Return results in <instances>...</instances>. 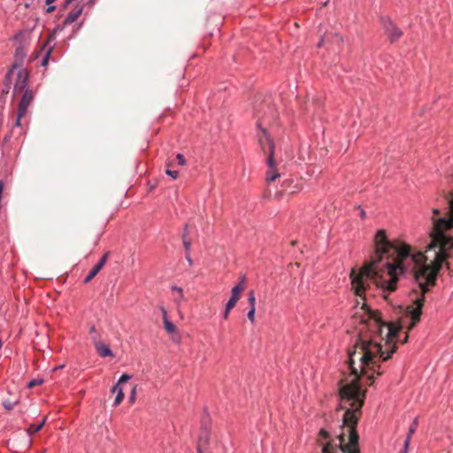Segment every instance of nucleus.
Wrapping results in <instances>:
<instances>
[{
  "mask_svg": "<svg viewBox=\"0 0 453 453\" xmlns=\"http://www.w3.org/2000/svg\"><path fill=\"white\" fill-rule=\"evenodd\" d=\"M18 403V400L11 401L9 399H6L3 402V405L5 410L11 411L13 409V407Z\"/></svg>",
  "mask_w": 453,
  "mask_h": 453,
  "instance_id": "nucleus-21",
  "label": "nucleus"
},
{
  "mask_svg": "<svg viewBox=\"0 0 453 453\" xmlns=\"http://www.w3.org/2000/svg\"><path fill=\"white\" fill-rule=\"evenodd\" d=\"M414 433H415V429H414L413 427H411V428L409 429V432H408V434H407V437H406V439H409V443L411 442V436H412V434H413Z\"/></svg>",
  "mask_w": 453,
  "mask_h": 453,
  "instance_id": "nucleus-33",
  "label": "nucleus"
},
{
  "mask_svg": "<svg viewBox=\"0 0 453 453\" xmlns=\"http://www.w3.org/2000/svg\"><path fill=\"white\" fill-rule=\"evenodd\" d=\"M268 171L266 173L265 181L267 183L274 181L277 178L280 177V174L277 172L276 169V164L274 163V165L271 168L268 166Z\"/></svg>",
  "mask_w": 453,
  "mask_h": 453,
  "instance_id": "nucleus-18",
  "label": "nucleus"
},
{
  "mask_svg": "<svg viewBox=\"0 0 453 453\" xmlns=\"http://www.w3.org/2000/svg\"><path fill=\"white\" fill-rule=\"evenodd\" d=\"M409 446H410L409 439H405L404 444H403V449L401 450L399 453H408Z\"/></svg>",
  "mask_w": 453,
  "mask_h": 453,
  "instance_id": "nucleus-29",
  "label": "nucleus"
},
{
  "mask_svg": "<svg viewBox=\"0 0 453 453\" xmlns=\"http://www.w3.org/2000/svg\"><path fill=\"white\" fill-rule=\"evenodd\" d=\"M47 5H48V7L46 9V13H51L56 10L55 5H51V4H47Z\"/></svg>",
  "mask_w": 453,
  "mask_h": 453,
  "instance_id": "nucleus-34",
  "label": "nucleus"
},
{
  "mask_svg": "<svg viewBox=\"0 0 453 453\" xmlns=\"http://www.w3.org/2000/svg\"><path fill=\"white\" fill-rule=\"evenodd\" d=\"M257 120L256 126L259 130V133L257 134V142L261 150L265 153L268 152L266 163L267 165L272 168L274 165L275 144L267 129L263 127V124L265 122V116H259L257 112Z\"/></svg>",
  "mask_w": 453,
  "mask_h": 453,
  "instance_id": "nucleus-4",
  "label": "nucleus"
},
{
  "mask_svg": "<svg viewBox=\"0 0 453 453\" xmlns=\"http://www.w3.org/2000/svg\"><path fill=\"white\" fill-rule=\"evenodd\" d=\"M331 35L336 37L340 43L343 42V37L340 35L338 33L331 34Z\"/></svg>",
  "mask_w": 453,
  "mask_h": 453,
  "instance_id": "nucleus-38",
  "label": "nucleus"
},
{
  "mask_svg": "<svg viewBox=\"0 0 453 453\" xmlns=\"http://www.w3.org/2000/svg\"><path fill=\"white\" fill-rule=\"evenodd\" d=\"M27 50L25 45L20 42V44L16 48L14 54V61L12 65L9 67L8 70H12V73L14 74V71L17 68H20L23 65L24 59L27 57Z\"/></svg>",
  "mask_w": 453,
  "mask_h": 453,
  "instance_id": "nucleus-9",
  "label": "nucleus"
},
{
  "mask_svg": "<svg viewBox=\"0 0 453 453\" xmlns=\"http://www.w3.org/2000/svg\"><path fill=\"white\" fill-rule=\"evenodd\" d=\"M183 246L185 249V253H190L191 250V242L188 239H185L182 241Z\"/></svg>",
  "mask_w": 453,
  "mask_h": 453,
  "instance_id": "nucleus-25",
  "label": "nucleus"
},
{
  "mask_svg": "<svg viewBox=\"0 0 453 453\" xmlns=\"http://www.w3.org/2000/svg\"><path fill=\"white\" fill-rule=\"evenodd\" d=\"M61 367H63V365L56 367L55 369H61Z\"/></svg>",
  "mask_w": 453,
  "mask_h": 453,
  "instance_id": "nucleus-47",
  "label": "nucleus"
},
{
  "mask_svg": "<svg viewBox=\"0 0 453 453\" xmlns=\"http://www.w3.org/2000/svg\"><path fill=\"white\" fill-rule=\"evenodd\" d=\"M2 346H3V341H2V339L0 338V349H2Z\"/></svg>",
  "mask_w": 453,
  "mask_h": 453,
  "instance_id": "nucleus-46",
  "label": "nucleus"
},
{
  "mask_svg": "<svg viewBox=\"0 0 453 453\" xmlns=\"http://www.w3.org/2000/svg\"><path fill=\"white\" fill-rule=\"evenodd\" d=\"M360 347L363 351L359 357V370L354 366V356L356 349L349 350V367L354 376L349 382L339 381V395L341 399V409L337 410V416L342 417L344 426L357 425L358 415L365 398V390L361 388L359 380L366 376L368 380L374 379V373L378 376L383 373L381 365L378 361H387L396 351L395 343L388 350H383L380 343L373 342L372 340H363L358 338L355 348Z\"/></svg>",
  "mask_w": 453,
  "mask_h": 453,
  "instance_id": "nucleus-2",
  "label": "nucleus"
},
{
  "mask_svg": "<svg viewBox=\"0 0 453 453\" xmlns=\"http://www.w3.org/2000/svg\"><path fill=\"white\" fill-rule=\"evenodd\" d=\"M42 426H28V428L26 430L29 436H32L33 434H36L41 430Z\"/></svg>",
  "mask_w": 453,
  "mask_h": 453,
  "instance_id": "nucleus-23",
  "label": "nucleus"
},
{
  "mask_svg": "<svg viewBox=\"0 0 453 453\" xmlns=\"http://www.w3.org/2000/svg\"><path fill=\"white\" fill-rule=\"evenodd\" d=\"M164 326H165V331L169 334H173L177 331L176 326L169 319H165Z\"/></svg>",
  "mask_w": 453,
  "mask_h": 453,
  "instance_id": "nucleus-19",
  "label": "nucleus"
},
{
  "mask_svg": "<svg viewBox=\"0 0 453 453\" xmlns=\"http://www.w3.org/2000/svg\"><path fill=\"white\" fill-rule=\"evenodd\" d=\"M96 1V0H88V1L84 4V6H85V5H88V6L92 7V6L95 4Z\"/></svg>",
  "mask_w": 453,
  "mask_h": 453,
  "instance_id": "nucleus-42",
  "label": "nucleus"
},
{
  "mask_svg": "<svg viewBox=\"0 0 453 453\" xmlns=\"http://www.w3.org/2000/svg\"><path fill=\"white\" fill-rule=\"evenodd\" d=\"M30 73L26 68H19L16 73V79L12 88V97L19 95V92L30 89L28 87Z\"/></svg>",
  "mask_w": 453,
  "mask_h": 453,
  "instance_id": "nucleus-7",
  "label": "nucleus"
},
{
  "mask_svg": "<svg viewBox=\"0 0 453 453\" xmlns=\"http://www.w3.org/2000/svg\"><path fill=\"white\" fill-rule=\"evenodd\" d=\"M408 341V334H406L404 338H403L402 343H405Z\"/></svg>",
  "mask_w": 453,
  "mask_h": 453,
  "instance_id": "nucleus-45",
  "label": "nucleus"
},
{
  "mask_svg": "<svg viewBox=\"0 0 453 453\" xmlns=\"http://www.w3.org/2000/svg\"><path fill=\"white\" fill-rule=\"evenodd\" d=\"M89 334L92 336H96L97 337V332H96V326H92L90 328H89Z\"/></svg>",
  "mask_w": 453,
  "mask_h": 453,
  "instance_id": "nucleus-32",
  "label": "nucleus"
},
{
  "mask_svg": "<svg viewBox=\"0 0 453 453\" xmlns=\"http://www.w3.org/2000/svg\"><path fill=\"white\" fill-rule=\"evenodd\" d=\"M42 382H43V380H42V379H33V380H31L27 383V387L28 388H34V387H35V386H38V385L42 384Z\"/></svg>",
  "mask_w": 453,
  "mask_h": 453,
  "instance_id": "nucleus-22",
  "label": "nucleus"
},
{
  "mask_svg": "<svg viewBox=\"0 0 453 453\" xmlns=\"http://www.w3.org/2000/svg\"><path fill=\"white\" fill-rule=\"evenodd\" d=\"M374 326H376V332L379 334H381L383 326H387L388 327L387 337L388 338L389 341H394L395 338H397L399 332L402 329L401 325H392V324L387 325L386 323H384L383 321H381L379 319H375Z\"/></svg>",
  "mask_w": 453,
  "mask_h": 453,
  "instance_id": "nucleus-8",
  "label": "nucleus"
},
{
  "mask_svg": "<svg viewBox=\"0 0 453 453\" xmlns=\"http://www.w3.org/2000/svg\"><path fill=\"white\" fill-rule=\"evenodd\" d=\"M380 21L390 42L393 43L403 36L402 30L396 26V24L389 16H381L380 18Z\"/></svg>",
  "mask_w": 453,
  "mask_h": 453,
  "instance_id": "nucleus-6",
  "label": "nucleus"
},
{
  "mask_svg": "<svg viewBox=\"0 0 453 453\" xmlns=\"http://www.w3.org/2000/svg\"><path fill=\"white\" fill-rule=\"evenodd\" d=\"M233 308H229L228 305L226 304L225 306V311H224V313H223V318L225 319H228V316H229V312L230 311L232 310Z\"/></svg>",
  "mask_w": 453,
  "mask_h": 453,
  "instance_id": "nucleus-30",
  "label": "nucleus"
},
{
  "mask_svg": "<svg viewBox=\"0 0 453 453\" xmlns=\"http://www.w3.org/2000/svg\"><path fill=\"white\" fill-rule=\"evenodd\" d=\"M131 379V375L127 373L122 374L118 382L113 386L111 392H116V396L114 399V405H119L124 399V392L122 388L119 386L121 383L127 382Z\"/></svg>",
  "mask_w": 453,
  "mask_h": 453,
  "instance_id": "nucleus-11",
  "label": "nucleus"
},
{
  "mask_svg": "<svg viewBox=\"0 0 453 453\" xmlns=\"http://www.w3.org/2000/svg\"><path fill=\"white\" fill-rule=\"evenodd\" d=\"M188 225H185V227H184L183 233H182V241L185 239H188Z\"/></svg>",
  "mask_w": 453,
  "mask_h": 453,
  "instance_id": "nucleus-31",
  "label": "nucleus"
},
{
  "mask_svg": "<svg viewBox=\"0 0 453 453\" xmlns=\"http://www.w3.org/2000/svg\"><path fill=\"white\" fill-rule=\"evenodd\" d=\"M248 302L250 304V309H256V296L254 290L249 291Z\"/></svg>",
  "mask_w": 453,
  "mask_h": 453,
  "instance_id": "nucleus-20",
  "label": "nucleus"
},
{
  "mask_svg": "<svg viewBox=\"0 0 453 453\" xmlns=\"http://www.w3.org/2000/svg\"><path fill=\"white\" fill-rule=\"evenodd\" d=\"M12 70H7L4 80V88H2L1 97L3 98L6 95L9 94L12 85Z\"/></svg>",
  "mask_w": 453,
  "mask_h": 453,
  "instance_id": "nucleus-16",
  "label": "nucleus"
},
{
  "mask_svg": "<svg viewBox=\"0 0 453 453\" xmlns=\"http://www.w3.org/2000/svg\"><path fill=\"white\" fill-rule=\"evenodd\" d=\"M176 159L179 165H186V159L183 154L178 153L176 155Z\"/></svg>",
  "mask_w": 453,
  "mask_h": 453,
  "instance_id": "nucleus-24",
  "label": "nucleus"
},
{
  "mask_svg": "<svg viewBox=\"0 0 453 453\" xmlns=\"http://www.w3.org/2000/svg\"><path fill=\"white\" fill-rule=\"evenodd\" d=\"M84 4L78 3L75 7L67 14L63 21V27H66L74 21L81 16L83 12Z\"/></svg>",
  "mask_w": 453,
  "mask_h": 453,
  "instance_id": "nucleus-15",
  "label": "nucleus"
},
{
  "mask_svg": "<svg viewBox=\"0 0 453 453\" xmlns=\"http://www.w3.org/2000/svg\"><path fill=\"white\" fill-rule=\"evenodd\" d=\"M93 342L95 344L96 350L102 357H114V354L109 345L101 342L98 337L92 336Z\"/></svg>",
  "mask_w": 453,
  "mask_h": 453,
  "instance_id": "nucleus-14",
  "label": "nucleus"
},
{
  "mask_svg": "<svg viewBox=\"0 0 453 453\" xmlns=\"http://www.w3.org/2000/svg\"><path fill=\"white\" fill-rule=\"evenodd\" d=\"M165 173L168 176L172 177L173 179H177L178 176H179V171H177V170H169V169H167L165 171Z\"/></svg>",
  "mask_w": 453,
  "mask_h": 453,
  "instance_id": "nucleus-26",
  "label": "nucleus"
},
{
  "mask_svg": "<svg viewBox=\"0 0 453 453\" xmlns=\"http://www.w3.org/2000/svg\"><path fill=\"white\" fill-rule=\"evenodd\" d=\"M255 312L256 309H250L248 311L247 317L251 323L255 321Z\"/></svg>",
  "mask_w": 453,
  "mask_h": 453,
  "instance_id": "nucleus-27",
  "label": "nucleus"
},
{
  "mask_svg": "<svg viewBox=\"0 0 453 453\" xmlns=\"http://www.w3.org/2000/svg\"><path fill=\"white\" fill-rule=\"evenodd\" d=\"M25 33H26V32H25V31H23V30L19 31L18 34H16V35H14L13 40H14V41H18V40H19V38H20L21 36H23V35H24Z\"/></svg>",
  "mask_w": 453,
  "mask_h": 453,
  "instance_id": "nucleus-35",
  "label": "nucleus"
},
{
  "mask_svg": "<svg viewBox=\"0 0 453 453\" xmlns=\"http://www.w3.org/2000/svg\"><path fill=\"white\" fill-rule=\"evenodd\" d=\"M46 423V418H43L41 421L38 422L37 425H45Z\"/></svg>",
  "mask_w": 453,
  "mask_h": 453,
  "instance_id": "nucleus-44",
  "label": "nucleus"
},
{
  "mask_svg": "<svg viewBox=\"0 0 453 453\" xmlns=\"http://www.w3.org/2000/svg\"><path fill=\"white\" fill-rule=\"evenodd\" d=\"M110 256V251H106L103 257L99 259V261L93 266L91 271L88 273V274L85 277L83 280V283L87 284L93 278L96 277V275L101 271L103 266L107 262V259Z\"/></svg>",
  "mask_w": 453,
  "mask_h": 453,
  "instance_id": "nucleus-12",
  "label": "nucleus"
},
{
  "mask_svg": "<svg viewBox=\"0 0 453 453\" xmlns=\"http://www.w3.org/2000/svg\"><path fill=\"white\" fill-rule=\"evenodd\" d=\"M208 441H209V434L206 431H203L198 439L197 453H204L205 452Z\"/></svg>",
  "mask_w": 453,
  "mask_h": 453,
  "instance_id": "nucleus-17",
  "label": "nucleus"
},
{
  "mask_svg": "<svg viewBox=\"0 0 453 453\" xmlns=\"http://www.w3.org/2000/svg\"><path fill=\"white\" fill-rule=\"evenodd\" d=\"M62 29H63V27H60L59 26H58V27L54 29V31L50 35L49 38H48V39H47V41L45 42V43H44V45H43V47H42V50H43V49H45V48H47V47H48V50H47V51H46V53H45L44 57H43V58H42V66H46V65H48V63H49V58H50V57L51 51H52V50H53V48H54V46H55V44L50 45V42H51L52 40H54V38H55V32H56L57 30H62Z\"/></svg>",
  "mask_w": 453,
  "mask_h": 453,
  "instance_id": "nucleus-13",
  "label": "nucleus"
},
{
  "mask_svg": "<svg viewBox=\"0 0 453 453\" xmlns=\"http://www.w3.org/2000/svg\"><path fill=\"white\" fill-rule=\"evenodd\" d=\"M373 242L374 254L370 262L358 272L352 269L350 273L352 288L361 296L371 282L383 291L393 292L399 275L411 274L420 290V293L414 291L417 295L414 305L406 306V313L411 319L408 329L411 330L420 320L425 295L429 292V287L435 285L442 265L450 272L446 260L453 257V237L449 235L432 255H424L400 240H390L384 229L377 231Z\"/></svg>",
  "mask_w": 453,
  "mask_h": 453,
  "instance_id": "nucleus-1",
  "label": "nucleus"
},
{
  "mask_svg": "<svg viewBox=\"0 0 453 453\" xmlns=\"http://www.w3.org/2000/svg\"><path fill=\"white\" fill-rule=\"evenodd\" d=\"M172 290L173 291H175V292H179L180 295V297H183V295H182V288H179L177 286H173L172 287Z\"/></svg>",
  "mask_w": 453,
  "mask_h": 453,
  "instance_id": "nucleus-36",
  "label": "nucleus"
},
{
  "mask_svg": "<svg viewBox=\"0 0 453 453\" xmlns=\"http://www.w3.org/2000/svg\"><path fill=\"white\" fill-rule=\"evenodd\" d=\"M418 422V417H414L413 420H412V425H417Z\"/></svg>",
  "mask_w": 453,
  "mask_h": 453,
  "instance_id": "nucleus-43",
  "label": "nucleus"
},
{
  "mask_svg": "<svg viewBox=\"0 0 453 453\" xmlns=\"http://www.w3.org/2000/svg\"><path fill=\"white\" fill-rule=\"evenodd\" d=\"M357 209L360 210V218L365 219L366 218L365 211L361 208V206H357Z\"/></svg>",
  "mask_w": 453,
  "mask_h": 453,
  "instance_id": "nucleus-39",
  "label": "nucleus"
},
{
  "mask_svg": "<svg viewBox=\"0 0 453 453\" xmlns=\"http://www.w3.org/2000/svg\"><path fill=\"white\" fill-rule=\"evenodd\" d=\"M326 35L323 36V37L320 39V41L319 42V43H318V45H317V46H318V48H320V47L324 44L325 40H326Z\"/></svg>",
  "mask_w": 453,
  "mask_h": 453,
  "instance_id": "nucleus-41",
  "label": "nucleus"
},
{
  "mask_svg": "<svg viewBox=\"0 0 453 453\" xmlns=\"http://www.w3.org/2000/svg\"><path fill=\"white\" fill-rule=\"evenodd\" d=\"M245 276L240 278L239 282L232 288L231 296L226 303L229 308H234L240 298V293L244 289Z\"/></svg>",
  "mask_w": 453,
  "mask_h": 453,
  "instance_id": "nucleus-10",
  "label": "nucleus"
},
{
  "mask_svg": "<svg viewBox=\"0 0 453 453\" xmlns=\"http://www.w3.org/2000/svg\"><path fill=\"white\" fill-rule=\"evenodd\" d=\"M355 427L341 426L340 434L334 436L326 429H320L317 442L322 446V453H336L337 449L343 453H360L359 434Z\"/></svg>",
  "mask_w": 453,
  "mask_h": 453,
  "instance_id": "nucleus-3",
  "label": "nucleus"
},
{
  "mask_svg": "<svg viewBox=\"0 0 453 453\" xmlns=\"http://www.w3.org/2000/svg\"><path fill=\"white\" fill-rule=\"evenodd\" d=\"M185 257H186V259H187V261L188 262V264H189V265H192L193 261H192V258H191L190 253H186Z\"/></svg>",
  "mask_w": 453,
  "mask_h": 453,
  "instance_id": "nucleus-40",
  "label": "nucleus"
},
{
  "mask_svg": "<svg viewBox=\"0 0 453 453\" xmlns=\"http://www.w3.org/2000/svg\"><path fill=\"white\" fill-rule=\"evenodd\" d=\"M19 94H21V97L18 104L14 127L21 126V119L27 114L28 106L35 98L34 91L31 88L19 92Z\"/></svg>",
  "mask_w": 453,
  "mask_h": 453,
  "instance_id": "nucleus-5",
  "label": "nucleus"
},
{
  "mask_svg": "<svg viewBox=\"0 0 453 453\" xmlns=\"http://www.w3.org/2000/svg\"><path fill=\"white\" fill-rule=\"evenodd\" d=\"M136 385H134L133 388H132V390H131V394H130V396H129V400L130 402H134V399H135V394H136Z\"/></svg>",
  "mask_w": 453,
  "mask_h": 453,
  "instance_id": "nucleus-28",
  "label": "nucleus"
},
{
  "mask_svg": "<svg viewBox=\"0 0 453 453\" xmlns=\"http://www.w3.org/2000/svg\"><path fill=\"white\" fill-rule=\"evenodd\" d=\"M160 310L162 311L163 322H164L165 319H167V311H166V310L164 307H160Z\"/></svg>",
  "mask_w": 453,
  "mask_h": 453,
  "instance_id": "nucleus-37",
  "label": "nucleus"
}]
</instances>
